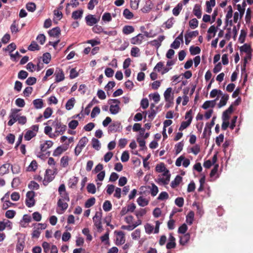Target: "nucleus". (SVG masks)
Listing matches in <instances>:
<instances>
[{
  "mask_svg": "<svg viewBox=\"0 0 253 253\" xmlns=\"http://www.w3.org/2000/svg\"><path fill=\"white\" fill-rule=\"evenodd\" d=\"M39 125H33L31 127L30 129L28 130L25 135L24 139L26 141H29L33 137H35L39 131Z\"/></svg>",
  "mask_w": 253,
  "mask_h": 253,
  "instance_id": "1",
  "label": "nucleus"
},
{
  "mask_svg": "<svg viewBox=\"0 0 253 253\" xmlns=\"http://www.w3.org/2000/svg\"><path fill=\"white\" fill-rule=\"evenodd\" d=\"M102 212L101 211H97L93 217L94 225L97 228L98 232H102L103 230L102 226Z\"/></svg>",
  "mask_w": 253,
  "mask_h": 253,
  "instance_id": "2",
  "label": "nucleus"
},
{
  "mask_svg": "<svg viewBox=\"0 0 253 253\" xmlns=\"http://www.w3.org/2000/svg\"><path fill=\"white\" fill-rule=\"evenodd\" d=\"M170 177V174L169 171L167 169L161 175H159V178L157 181L159 184H163L164 185L169 184Z\"/></svg>",
  "mask_w": 253,
  "mask_h": 253,
  "instance_id": "3",
  "label": "nucleus"
},
{
  "mask_svg": "<svg viewBox=\"0 0 253 253\" xmlns=\"http://www.w3.org/2000/svg\"><path fill=\"white\" fill-rule=\"evenodd\" d=\"M58 192L60 195L59 199L68 201H70L69 194L66 192V187L64 184H61L59 187Z\"/></svg>",
  "mask_w": 253,
  "mask_h": 253,
  "instance_id": "4",
  "label": "nucleus"
},
{
  "mask_svg": "<svg viewBox=\"0 0 253 253\" xmlns=\"http://www.w3.org/2000/svg\"><path fill=\"white\" fill-rule=\"evenodd\" d=\"M35 196V192L33 191H28L26 194V205L29 207L31 208L35 205V200L34 199Z\"/></svg>",
  "mask_w": 253,
  "mask_h": 253,
  "instance_id": "5",
  "label": "nucleus"
},
{
  "mask_svg": "<svg viewBox=\"0 0 253 253\" xmlns=\"http://www.w3.org/2000/svg\"><path fill=\"white\" fill-rule=\"evenodd\" d=\"M122 129L121 123L119 121L114 122L108 127V132L113 133L120 131Z\"/></svg>",
  "mask_w": 253,
  "mask_h": 253,
  "instance_id": "6",
  "label": "nucleus"
},
{
  "mask_svg": "<svg viewBox=\"0 0 253 253\" xmlns=\"http://www.w3.org/2000/svg\"><path fill=\"white\" fill-rule=\"evenodd\" d=\"M115 233H116L117 235L116 244L118 246L124 244L125 242V237L124 232L122 231H115Z\"/></svg>",
  "mask_w": 253,
  "mask_h": 253,
  "instance_id": "7",
  "label": "nucleus"
},
{
  "mask_svg": "<svg viewBox=\"0 0 253 253\" xmlns=\"http://www.w3.org/2000/svg\"><path fill=\"white\" fill-rule=\"evenodd\" d=\"M180 42H183V31L180 35L175 39L173 42L171 44L170 47L174 49H177L179 47Z\"/></svg>",
  "mask_w": 253,
  "mask_h": 253,
  "instance_id": "8",
  "label": "nucleus"
},
{
  "mask_svg": "<svg viewBox=\"0 0 253 253\" xmlns=\"http://www.w3.org/2000/svg\"><path fill=\"white\" fill-rule=\"evenodd\" d=\"M85 21L87 25L91 26L98 23L99 18L97 19L93 15H88L85 17Z\"/></svg>",
  "mask_w": 253,
  "mask_h": 253,
  "instance_id": "9",
  "label": "nucleus"
},
{
  "mask_svg": "<svg viewBox=\"0 0 253 253\" xmlns=\"http://www.w3.org/2000/svg\"><path fill=\"white\" fill-rule=\"evenodd\" d=\"M144 39V36L142 34H139L130 39V42L132 44H140Z\"/></svg>",
  "mask_w": 253,
  "mask_h": 253,
  "instance_id": "10",
  "label": "nucleus"
},
{
  "mask_svg": "<svg viewBox=\"0 0 253 253\" xmlns=\"http://www.w3.org/2000/svg\"><path fill=\"white\" fill-rule=\"evenodd\" d=\"M69 143L65 144L64 146H58L53 152V156L54 157L58 156L63 152L66 151L68 148Z\"/></svg>",
  "mask_w": 253,
  "mask_h": 253,
  "instance_id": "11",
  "label": "nucleus"
},
{
  "mask_svg": "<svg viewBox=\"0 0 253 253\" xmlns=\"http://www.w3.org/2000/svg\"><path fill=\"white\" fill-rule=\"evenodd\" d=\"M67 126L61 122H57L55 124V132L62 134L66 129Z\"/></svg>",
  "mask_w": 253,
  "mask_h": 253,
  "instance_id": "12",
  "label": "nucleus"
},
{
  "mask_svg": "<svg viewBox=\"0 0 253 253\" xmlns=\"http://www.w3.org/2000/svg\"><path fill=\"white\" fill-rule=\"evenodd\" d=\"M164 39V36H160L157 39L150 41L149 43L152 46L159 48L161 45V42Z\"/></svg>",
  "mask_w": 253,
  "mask_h": 253,
  "instance_id": "13",
  "label": "nucleus"
},
{
  "mask_svg": "<svg viewBox=\"0 0 253 253\" xmlns=\"http://www.w3.org/2000/svg\"><path fill=\"white\" fill-rule=\"evenodd\" d=\"M20 111L18 109H12L11 113L9 115V118L15 123L18 120V116H19L18 112Z\"/></svg>",
  "mask_w": 253,
  "mask_h": 253,
  "instance_id": "14",
  "label": "nucleus"
},
{
  "mask_svg": "<svg viewBox=\"0 0 253 253\" xmlns=\"http://www.w3.org/2000/svg\"><path fill=\"white\" fill-rule=\"evenodd\" d=\"M153 4L151 0H146L144 6L141 8V11L143 13H148L152 9Z\"/></svg>",
  "mask_w": 253,
  "mask_h": 253,
  "instance_id": "15",
  "label": "nucleus"
},
{
  "mask_svg": "<svg viewBox=\"0 0 253 253\" xmlns=\"http://www.w3.org/2000/svg\"><path fill=\"white\" fill-rule=\"evenodd\" d=\"M172 88L171 87L168 88L164 92V95L165 101L167 102L172 103L173 97L170 98Z\"/></svg>",
  "mask_w": 253,
  "mask_h": 253,
  "instance_id": "16",
  "label": "nucleus"
},
{
  "mask_svg": "<svg viewBox=\"0 0 253 253\" xmlns=\"http://www.w3.org/2000/svg\"><path fill=\"white\" fill-rule=\"evenodd\" d=\"M53 143L52 141H46L44 143L40 145L41 151L42 152H45L47 149L50 148L53 145Z\"/></svg>",
  "mask_w": 253,
  "mask_h": 253,
  "instance_id": "17",
  "label": "nucleus"
},
{
  "mask_svg": "<svg viewBox=\"0 0 253 253\" xmlns=\"http://www.w3.org/2000/svg\"><path fill=\"white\" fill-rule=\"evenodd\" d=\"M68 201H64L59 199L57 202V206L62 211H65L68 207Z\"/></svg>",
  "mask_w": 253,
  "mask_h": 253,
  "instance_id": "18",
  "label": "nucleus"
},
{
  "mask_svg": "<svg viewBox=\"0 0 253 253\" xmlns=\"http://www.w3.org/2000/svg\"><path fill=\"white\" fill-rule=\"evenodd\" d=\"M60 28L57 27L49 30L48 33L50 37H58L60 34Z\"/></svg>",
  "mask_w": 253,
  "mask_h": 253,
  "instance_id": "19",
  "label": "nucleus"
},
{
  "mask_svg": "<svg viewBox=\"0 0 253 253\" xmlns=\"http://www.w3.org/2000/svg\"><path fill=\"white\" fill-rule=\"evenodd\" d=\"M122 32L125 35H129L134 32V28L132 26L125 25L122 29Z\"/></svg>",
  "mask_w": 253,
  "mask_h": 253,
  "instance_id": "20",
  "label": "nucleus"
},
{
  "mask_svg": "<svg viewBox=\"0 0 253 253\" xmlns=\"http://www.w3.org/2000/svg\"><path fill=\"white\" fill-rule=\"evenodd\" d=\"M182 177L181 176L177 175L175 177L174 180L171 181V182L170 183L171 187L172 188H176L177 186H178L179 185L180 182L182 181Z\"/></svg>",
  "mask_w": 253,
  "mask_h": 253,
  "instance_id": "21",
  "label": "nucleus"
},
{
  "mask_svg": "<svg viewBox=\"0 0 253 253\" xmlns=\"http://www.w3.org/2000/svg\"><path fill=\"white\" fill-rule=\"evenodd\" d=\"M10 166V164L8 163L4 164L2 165L0 167V175H3L6 173H8Z\"/></svg>",
  "mask_w": 253,
  "mask_h": 253,
  "instance_id": "22",
  "label": "nucleus"
},
{
  "mask_svg": "<svg viewBox=\"0 0 253 253\" xmlns=\"http://www.w3.org/2000/svg\"><path fill=\"white\" fill-rule=\"evenodd\" d=\"M229 99V95L227 94H224L221 97L219 103L218 104V107L220 108L225 106Z\"/></svg>",
  "mask_w": 253,
  "mask_h": 253,
  "instance_id": "23",
  "label": "nucleus"
},
{
  "mask_svg": "<svg viewBox=\"0 0 253 253\" xmlns=\"http://www.w3.org/2000/svg\"><path fill=\"white\" fill-rule=\"evenodd\" d=\"M193 13L198 18H201L202 11L200 5L197 4L195 5L193 9Z\"/></svg>",
  "mask_w": 253,
  "mask_h": 253,
  "instance_id": "24",
  "label": "nucleus"
},
{
  "mask_svg": "<svg viewBox=\"0 0 253 253\" xmlns=\"http://www.w3.org/2000/svg\"><path fill=\"white\" fill-rule=\"evenodd\" d=\"M190 235L189 233H186L180 237V244L182 245H185L189 241Z\"/></svg>",
  "mask_w": 253,
  "mask_h": 253,
  "instance_id": "25",
  "label": "nucleus"
},
{
  "mask_svg": "<svg viewBox=\"0 0 253 253\" xmlns=\"http://www.w3.org/2000/svg\"><path fill=\"white\" fill-rule=\"evenodd\" d=\"M33 105L36 109H39L43 106V102L42 99H36L33 101Z\"/></svg>",
  "mask_w": 253,
  "mask_h": 253,
  "instance_id": "26",
  "label": "nucleus"
},
{
  "mask_svg": "<svg viewBox=\"0 0 253 253\" xmlns=\"http://www.w3.org/2000/svg\"><path fill=\"white\" fill-rule=\"evenodd\" d=\"M76 100L73 97L71 99H69L67 102H66L65 107L66 109L68 110H70L72 109L73 107L74 106Z\"/></svg>",
  "mask_w": 253,
  "mask_h": 253,
  "instance_id": "27",
  "label": "nucleus"
},
{
  "mask_svg": "<svg viewBox=\"0 0 253 253\" xmlns=\"http://www.w3.org/2000/svg\"><path fill=\"white\" fill-rule=\"evenodd\" d=\"M214 122L213 121H211L210 123H207L206 124V126L204 128V130L203 133V137H206V132L207 131V128L209 129V135H210V133L211 132V127L214 125Z\"/></svg>",
  "mask_w": 253,
  "mask_h": 253,
  "instance_id": "28",
  "label": "nucleus"
},
{
  "mask_svg": "<svg viewBox=\"0 0 253 253\" xmlns=\"http://www.w3.org/2000/svg\"><path fill=\"white\" fill-rule=\"evenodd\" d=\"M55 81L56 82H59L64 80V75L62 70H59V72L55 73Z\"/></svg>",
  "mask_w": 253,
  "mask_h": 253,
  "instance_id": "29",
  "label": "nucleus"
},
{
  "mask_svg": "<svg viewBox=\"0 0 253 253\" xmlns=\"http://www.w3.org/2000/svg\"><path fill=\"white\" fill-rule=\"evenodd\" d=\"M182 9V4L181 3H178L177 5L173 9L172 13L174 16H178Z\"/></svg>",
  "mask_w": 253,
  "mask_h": 253,
  "instance_id": "30",
  "label": "nucleus"
},
{
  "mask_svg": "<svg viewBox=\"0 0 253 253\" xmlns=\"http://www.w3.org/2000/svg\"><path fill=\"white\" fill-rule=\"evenodd\" d=\"M83 14V10H76L73 12L72 17L75 20H77L82 17Z\"/></svg>",
  "mask_w": 253,
  "mask_h": 253,
  "instance_id": "31",
  "label": "nucleus"
},
{
  "mask_svg": "<svg viewBox=\"0 0 253 253\" xmlns=\"http://www.w3.org/2000/svg\"><path fill=\"white\" fill-rule=\"evenodd\" d=\"M92 31L96 34H100L103 33L105 34H108L106 31H104L102 27L101 26L95 25L92 28Z\"/></svg>",
  "mask_w": 253,
  "mask_h": 253,
  "instance_id": "32",
  "label": "nucleus"
},
{
  "mask_svg": "<svg viewBox=\"0 0 253 253\" xmlns=\"http://www.w3.org/2000/svg\"><path fill=\"white\" fill-rule=\"evenodd\" d=\"M120 108L118 104L111 105L110 107V111L112 114H117L119 112Z\"/></svg>",
  "mask_w": 253,
  "mask_h": 253,
  "instance_id": "33",
  "label": "nucleus"
},
{
  "mask_svg": "<svg viewBox=\"0 0 253 253\" xmlns=\"http://www.w3.org/2000/svg\"><path fill=\"white\" fill-rule=\"evenodd\" d=\"M112 208V205L110 201L106 200L103 204V209L105 211H111Z\"/></svg>",
  "mask_w": 253,
  "mask_h": 253,
  "instance_id": "34",
  "label": "nucleus"
},
{
  "mask_svg": "<svg viewBox=\"0 0 253 253\" xmlns=\"http://www.w3.org/2000/svg\"><path fill=\"white\" fill-rule=\"evenodd\" d=\"M194 217V212L193 211H190L188 212L186 216V222L189 225L192 224Z\"/></svg>",
  "mask_w": 253,
  "mask_h": 253,
  "instance_id": "35",
  "label": "nucleus"
},
{
  "mask_svg": "<svg viewBox=\"0 0 253 253\" xmlns=\"http://www.w3.org/2000/svg\"><path fill=\"white\" fill-rule=\"evenodd\" d=\"M38 168V164L36 160H33L27 169L29 171H35Z\"/></svg>",
  "mask_w": 253,
  "mask_h": 253,
  "instance_id": "36",
  "label": "nucleus"
},
{
  "mask_svg": "<svg viewBox=\"0 0 253 253\" xmlns=\"http://www.w3.org/2000/svg\"><path fill=\"white\" fill-rule=\"evenodd\" d=\"M25 242L23 240H19L16 245V250L18 252H22L24 248Z\"/></svg>",
  "mask_w": 253,
  "mask_h": 253,
  "instance_id": "37",
  "label": "nucleus"
},
{
  "mask_svg": "<svg viewBox=\"0 0 253 253\" xmlns=\"http://www.w3.org/2000/svg\"><path fill=\"white\" fill-rule=\"evenodd\" d=\"M28 49L30 51H35L40 50V46L35 41H32L30 45H29Z\"/></svg>",
  "mask_w": 253,
  "mask_h": 253,
  "instance_id": "38",
  "label": "nucleus"
},
{
  "mask_svg": "<svg viewBox=\"0 0 253 253\" xmlns=\"http://www.w3.org/2000/svg\"><path fill=\"white\" fill-rule=\"evenodd\" d=\"M123 16L127 19H131L133 17V14L128 9L126 8L123 11Z\"/></svg>",
  "mask_w": 253,
  "mask_h": 253,
  "instance_id": "39",
  "label": "nucleus"
},
{
  "mask_svg": "<svg viewBox=\"0 0 253 253\" xmlns=\"http://www.w3.org/2000/svg\"><path fill=\"white\" fill-rule=\"evenodd\" d=\"M190 52L191 55H195L199 54L201 52V49L199 46H191L190 47Z\"/></svg>",
  "mask_w": 253,
  "mask_h": 253,
  "instance_id": "40",
  "label": "nucleus"
},
{
  "mask_svg": "<svg viewBox=\"0 0 253 253\" xmlns=\"http://www.w3.org/2000/svg\"><path fill=\"white\" fill-rule=\"evenodd\" d=\"M155 169L156 171L158 172H165V171H166V170L167 169L166 168L165 165L163 163H161L160 164H158L156 166Z\"/></svg>",
  "mask_w": 253,
  "mask_h": 253,
  "instance_id": "41",
  "label": "nucleus"
},
{
  "mask_svg": "<svg viewBox=\"0 0 253 253\" xmlns=\"http://www.w3.org/2000/svg\"><path fill=\"white\" fill-rule=\"evenodd\" d=\"M137 202L141 207H144L148 204V201L142 197H139L137 200Z\"/></svg>",
  "mask_w": 253,
  "mask_h": 253,
  "instance_id": "42",
  "label": "nucleus"
},
{
  "mask_svg": "<svg viewBox=\"0 0 253 253\" xmlns=\"http://www.w3.org/2000/svg\"><path fill=\"white\" fill-rule=\"evenodd\" d=\"M88 139L86 137H82L79 141L77 146L83 148L88 142Z\"/></svg>",
  "mask_w": 253,
  "mask_h": 253,
  "instance_id": "43",
  "label": "nucleus"
},
{
  "mask_svg": "<svg viewBox=\"0 0 253 253\" xmlns=\"http://www.w3.org/2000/svg\"><path fill=\"white\" fill-rule=\"evenodd\" d=\"M95 203V199L94 197L90 198L87 200V201L85 203V207L86 208H88L92 207L94 205Z\"/></svg>",
  "mask_w": 253,
  "mask_h": 253,
  "instance_id": "44",
  "label": "nucleus"
},
{
  "mask_svg": "<svg viewBox=\"0 0 253 253\" xmlns=\"http://www.w3.org/2000/svg\"><path fill=\"white\" fill-rule=\"evenodd\" d=\"M228 12L226 15V25H228V20L230 19L233 15V10L232 7L231 5L228 6Z\"/></svg>",
  "mask_w": 253,
  "mask_h": 253,
  "instance_id": "45",
  "label": "nucleus"
},
{
  "mask_svg": "<svg viewBox=\"0 0 253 253\" xmlns=\"http://www.w3.org/2000/svg\"><path fill=\"white\" fill-rule=\"evenodd\" d=\"M61 166L65 168L69 165V157L67 156H64L62 157L61 159Z\"/></svg>",
  "mask_w": 253,
  "mask_h": 253,
  "instance_id": "46",
  "label": "nucleus"
},
{
  "mask_svg": "<svg viewBox=\"0 0 253 253\" xmlns=\"http://www.w3.org/2000/svg\"><path fill=\"white\" fill-rule=\"evenodd\" d=\"M53 113L52 109L50 107H47L45 109L43 112V117L45 119H48L49 118Z\"/></svg>",
  "mask_w": 253,
  "mask_h": 253,
  "instance_id": "47",
  "label": "nucleus"
},
{
  "mask_svg": "<svg viewBox=\"0 0 253 253\" xmlns=\"http://www.w3.org/2000/svg\"><path fill=\"white\" fill-rule=\"evenodd\" d=\"M102 20L104 22H109L112 20V17L110 13L105 12L102 17Z\"/></svg>",
  "mask_w": 253,
  "mask_h": 253,
  "instance_id": "48",
  "label": "nucleus"
},
{
  "mask_svg": "<svg viewBox=\"0 0 253 253\" xmlns=\"http://www.w3.org/2000/svg\"><path fill=\"white\" fill-rule=\"evenodd\" d=\"M51 60V55L48 52H46L43 54L42 61L45 64L49 63Z\"/></svg>",
  "mask_w": 253,
  "mask_h": 253,
  "instance_id": "49",
  "label": "nucleus"
},
{
  "mask_svg": "<svg viewBox=\"0 0 253 253\" xmlns=\"http://www.w3.org/2000/svg\"><path fill=\"white\" fill-rule=\"evenodd\" d=\"M87 192L89 193L94 194L96 192V187L94 184L89 183L86 187Z\"/></svg>",
  "mask_w": 253,
  "mask_h": 253,
  "instance_id": "50",
  "label": "nucleus"
},
{
  "mask_svg": "<svg viewBox=\"0 0 253 253\" xmlns=\"http://www.w3.org/2000/svg\"><path fill=\"white\" fill-rule=\"evenodd\" d=\"M137 142L139 143L140 147H141V150H143L144 149H146L145 145V141L144 139H141L140 137H137L136 138Z\"/></svg>",
  "mask_w": 253,
  "mask_h": 253,
  "instance_id": "51",
  "label": "nucleus"
},
{
  "mask_svg": "<svg viewBox=\"0 0 253 253\" xmlns=\"http://www.w3.org/2000/svg\"><path fill=\"white\" fill-rule=\"evenodd\" d=\"M139 0H130V5L132 9L136 10L138 8Z\"/></svg>",
  "mask_w": 253,
  "mask_h": 253,
  "instance_id": "52",
  "label": "nucleus"
},
{
  "mask_svg": "<svg viewBox=\"0 0 253 253\" xmlns=\"http://www.w3.org/2000/svg\"><path fill=\"white\" fill-rule=\"evenodd\" d=\"M241 52H244L246 53H250L251 52V46L248 45L247 43L244 44L243 46L240 48Z\"/></svg>",
  "mask_w": 253,
  "mask_h": 253,
  "instance_id": "53",
  "label": "nucleus"
},
{
  "mask_svg": "<svg viewBox=\"0 0 253 253\" xmlns=\"http://www.w3.org/2000/svg\"><path fill=\"white\" fill-rule=\"evenodd\" d=\"M191 120H187V121H183L181 123L179 130L181 131L184 129L187 128L191 124Z\"/></svg>",
  "mask_w": 253,
  "mask_h": 253,
  "instance_id": "54",
  "label": "nucleus"
},
{
  "mask_svg": "<svg viewBox=\"0 0 253 253\" xmlns=\"http://www.w3.org/2000/svg\"><path fill=\"white\" fill-rule=\"evenodd\" d=\"M92 147L97 150H98L100 148V144L99 141L95 138L92 139Z\"/></svg>",
  "mask_w": 253,
  "mask_h": 253,
  "instance_id": "55",
  "label": "nucleus"
},
{
  "mask_svg": "<svg viewBox=\"0 0 253 253\" xmlns=\"http://www.w3.org/2000/svg\"><path fill=\"white\" fill-rule=\"evenodd\" d=\"M28 76V73L24 70L20 71L18 74V78L21 80L25 79L26 78H27Z\"/></svg>",
  "mask_w": 253,
  "mask_h": 253,
  "instance_id": "56",
  "label": "nucleus"
},
{
  "mask_svg": "<svg viewBox=\"0 0 253 253\" xmlns=\"http://www.w3.org/2000/svg\"><path fill=\"white\" fill-rule=\"evenodd\" d=\"M247 35V32L245 30L242 29L241 31L240 35L239 38V40L241 43H244L245 41V38Z\"/></svg>",
  "mask_w": 253,
  "mask_h": 253,
  "instance_id": "57",
  "label": "nucleus"
},
{
  "mask_svg": "<svg viewBox=\"0 0 253 253\" xmlns=\"http://www.w3.org/2000/svg\"><path fill=\"white\" fill-rule=\"evenodd\" d=\"M36 6L35 3L29 2L26 4L27 9L30 12H34L36 10Z\"/></svg>",
  "mask_w": 253,
  "mask_h": 253,
  "instance_id": "58",
  "label": "nucleus"
},
{
  "mask_svg": "<svg viewBox=\"0 0 253 253\" xmlns=\"http://www.w3.org/2000/svg\"><path fill=\"white\" fill-rule=\"evenodd\" d=\"M189 26L191 28L195 29L198 26V21L197 20V19L193 18L189 21Z\"/></svg>",
  "mask_w": 253,
  "mask_h": 253,
  "instance_id": "59",
  "label": "nucleus"
},
{
  "mask_svg": "<svg viewBox=\"0 0 253 253\" xmlns=\"http://www.w3.org/2000/svg\"><path fill=\"white\" fill-rule=\"evenodd\" d=\"M144 227L145 232L148 234L152 233L154 230L153 226L151 225L150 223H146Z\"/></svg>",
  "mask_w": 253,
  "mask_h": 253,
  "instance_id": "60",
  "label": "nucleus"
},
{
  "mask_svg": "<svg viewBox=\"0 0 253 253\" xmlns=\"http://www.w3.org/2000/svg\"><path fill=\"white\" fill-rule=\"evenodd\" d=\"M129 158V155L128 152L124 151L122 153V156H121V161L123 162H126L128 161Z\"/></svg>",
  "mask_w": 253,
  "mask_h": 253,
  "instance_id": "61",
  "label": "nucleus"
},
{
  "mask_svg": "<svg viewBox=\"0 0 253 253\" xmlns=\"http://www.w3.org/2000/svg\"><path fill=\"white\" fill-rule=\"evenodd\" d=\"M140 236V230L139 229H136L131 233V237L133 240L138 239Z\"/></svg>",
  "mask_w": 253,
  "mask_h": 253,
  "instance_id": "62",
  "label": "nucleus"
},
{
  "mask_svg": "<svg viewBox=\"0 0 253 253\" xmlns=\"http://www.w3.org/2000/svg\"><path fill=\"white\" fill-rule=\"evenodd\" d=\"M158 187L154 183L152 184V188L151 189V194L152 196H155L157 193H158Z\"/></svg>",
  "mask_w": 253,
  "mask_h": 253,
  "instance_id": "63",
  "label": "nucleus"
},
{
  "mask_svg": "<svg viewBox=\"0 0 253 253\" xmlns=\"http://www.w3.org/2000/svg\"><path fill=\"white\" fill-rule=\"evenodd\" d=\"M37 79L35 77H29L26 81L25 83L27 85H32L36 83Z\"/></svg>",
  "mask_w": 253,
  "mask_h": 253,
  "instance_id": "64",
  "label": "nucleus"
}]
</instances>
